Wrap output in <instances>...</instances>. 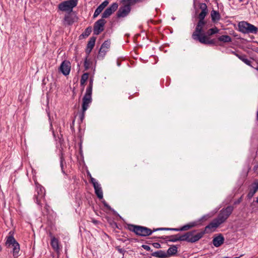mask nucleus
Listing matches in <instances>:
<instances>
[{
	"instance_id": "nucleus-30",
	"label": "nucleus",
	"mask_w": 258,
	"mask_h": 258,
	"mask_svg": "<svg viewBox=\"0 0 258 258\" xmlns=\"http://www.w3.org/2000/svg\"><path fill=\"white\" fill-rule=\"evenodd\" d=\"M89 75V74L88 73H84L82 75L81 80H80V84H81V86H82L83 87H84L85 82L88 79ZM83 89H84V88H83L82 91L83 90Z\"/></svg>"
},
{
	"instance_id": "nucleus-35",
	"label": "nucleus",
	"mask_w": 258,
	"mask_h": 258,
	"mask_svg": "<svg viewBox=\"0 0 258 258\" xmlns=\"http://www.w3.org/2000/svg\"><path fill=\"white\" fill-rule=\"evenodd\" d=\"M92 32V27L89 26L87 27L84 31V32L80 35V37L83 36V37H88Z\"/></svg>"
},
{
	"instance_id": "nucleus-1",
	"label": "nucleus",
	"mask_w": 258,
	"mask_h": 258,
	"mask_svg": "<svg viewBox=\"0 0 258 258\" xmlns=\"http://www.w3.org/2000/svg\"><path fill=\"white\" fill-rule=\"evenodd\" d=\"M233 210L234 207L232 206H228L226 208L222 209L220 211L217 217L205 227L206 230H207L208 233L214 231L216 228L224 223L232 214Z\"/></svg>"
},
{
	"instance_id": "nucleus-7",
	"label": "nucleus",
	"mask_w": 258,
	"mask_h": 258,
	"mask_svg": "<svg viewBox=\"0 0 258 258\" xmlns=\"http://www.w3.org/2000/svg\"><path fill=\"white\" fill-rule=\"evenodd\" d=\"M106 23V21L102 18L97 21L94 25V34L97 35L102 32L104 30V27Z\"/></svg>"
},
{
	"instance_id": "nucleus-38",
	"label": "nucleus",
	"mask_w": 258,
	"mask_h": 258,
	"mask_svg": "<svg viewBox=\"0 0 258 258\" xmlns=\"http://www.w3.org/2000/svg\"><path fill=\"white\" fill-rule=\"evenodd\" d=\"M177 231V228H158L156 229H154L153 231Z\"/></svg>"
},
{
	"instance_id": "nucleus-8",
	"label": "nucleus",
	"mask_w": 258,
	"mask_h": 258,
	"mask_svg": "<svg viewBox=\"0 0 258 258\" xmlns=\"http://www.w3.org/2000/svg\"><path fill=\"white\" fill-rule=\"evenodd\" d=\"M92 93L86 92L82 99V110L85 112L89 107V104L92 102Z\"/></svg>"
},
{
	"instance_id": "nucleus-6",
	"label": "nucleus",
	"mask_w": 258,
	"mask_h": 258,
	"mask_svg": "<svg viewBox=\"0 0 258 258\" xmlns=\"http://www.w3.org/2000/svg\"><path fill=\"white\" fill-rule=\"evenodd\" d=\"M6 244L8 247H13V256L15 257H17L20 251V245L13 235H10L7 237Z\"/></svg>"
},
{
	"instance_id": "nucleus-59",
	"label": "nucleus",
	"mask_w": 258,
	"mask_h": 258,
	"mask_svg": "<svg viewBox=\"0 0 258 258\" xmlns=\"http://www.w3.org/2000/svg\"><path fill=\"white\" fill-rule=\"evenodd\" d=\"M239 1L240 2H243V0H239Z\"/></svg>"
},
{
	"instance_id": "nucleus-42",
	"label": "nucleus",
	"mask_w": 258,
	"mask_h": 258,
	"mask_svg": "<svg viewBox=\"0 0 258 258\" xmlns=\"http://www.w3.org/2000/svg\"><path fill=\"white\" fill-rule=\"evenodd\" d=\"M90 182L92 183L93 187L99 184V183L96 181V180L90 175Z\"/></svg>"
},
{
	"instance_id": "nucleus-9",
	"label": "nucleus",
	"mask_w": 258,
	"mask_h": 258,
	"mask_svg": "<svg viewBox=\"0 0 258 258\" xmlns=\"http://www.w3.org/2000/svg\"><path fill=\"white\" fill-rule=\"evenodd\" d=\"M131 7H129L128 5H123L119 7L116 13V17L118 18H124L126 17L131 12Z\"/></svg>"
},
{
	"instance_id": "nucleus-44",
	"label": "nucleus",
	"mask_w": 258,
	"mask_h": 258,
	"mask_svg": "<svg viewBox=\"0 0 258 258\" xmlns=\"http://www.w3.org/2000/svg\"><path fill=\"white\" fill-rule=\"evenodd\" d=\"M110 224L111 225L112 227L113 228H118V226H117V223L115 222H114V221H111L110 222Z\"/></svg>"
},
{
	"instance_id": "nucleus-25",
	"label": "nucleus",
	"mask_w": 258,
	"mask_h": 258,
	"mask_svg": "<svg viewBox=\"0 0 258 258\" xmlns=\"http://www.w3.org/2000/svg\"><path fill=\"white\" fill-rule=\"evenodd\" d=\"M95 193L99 199H103V192L100 184H98L94 187Z\"/></svg>"
},
{
	"instance_id": "nucleus-58",
	"label": "nucleus",
	"mask_w": 258,
	"mask_h": 258,
	"mask_svg": "<svg viewBox=\"0 0 258 258\" xmlns=\"http://www.w3.org/2000/svg\"><path fill=\"white\" fill-rule=\"evenodd\" d=\"M122 249H119V251H120V252H122Z\"/></svg>"
},
{
	"instance_id": "nucleus-18",
	"label": "nucleus",
	"mask_w": 258,
	"mask_h": 258,
	"mask_svg": "<svg viewBox=\"0 0 258 258\" xmlns=\"http://www.w3.org/2000/svg\"><path fill=\"white\" fill-rule=\"evenodd\" d=\"M109 2L107 0H105L95 10L93 15V18L97 17L104 10V9L108 5Z\"/></svg>"
},
{
	"instance_id": "nucleus-5",
	"label": "nucleus",
	"mask_w": 258,
	"mask_h": 258,
	"mask_svg": "<svg viewBox=\"0 0 258 258\" xmlns=\"http://www.w3.org/2000/svg\"><path fill=\"white\" fill-rule=\"evenodd\" d=\"M78 0H68L60 3L58 6V9L63 12L71 13L74 7L78 4Z\"/></svg>"
},
{
	"instance_id": "nucleus-39",
	"label": "nucleus",
	"mask_w": 258,
	"mask_h": 258,
	"mask_svg": "<svg viewBox=\"0 0 258 258\" xmlns=\"http://www.w3.org/2000/svg\"><path fill=\"white\" fill-rule=\"evenodd\" d=\"M110 41L106 40V41H105L103 43V44L101 45V47L103 48H105L106 49L108 50L109 49V48L110 47Z\"/></svg>"
},
{
	"instance_id": "nucleus-16",
	"label": "nucleus",
	"mask_w": 258,
	"mask_h": 258,
	"mask_svg": "<svg viewBox=\"0 0 258 258\" xmlns=\"http://www.w3.org/2000/svg\"><path fill=\"white\" fill-rule=\"evenodd\" d=\"M75 16L73 17L70 14V13H68V14L64 16V17L63 20V24L65 26L72 25L75 22ZM76 19L77 20V18H76Z\"/></svg>"
},
{
	"instance_id": "nucleus-33",
	"label": "nucleus",
	"mask_w": 258,
	"mask_h": 258,
	"mask_svg": "<svg viewBox=\"0 0 258 258\" xmlns=\"http://www.w3.org/2000/svg\"><path fill=\"white\" fill-rule=\"evenodd\" d=\"M257 190L252 185V187L250 188L249 191L247 195V198L248 199H250L252 198Z\"/></svg>"
},
{
	"instance_id": "nucleus-15",
	"label": "nucleus",
	"mask_w": 258,
	"mask_h": 258,
	"mask_svg": "<svg viewBox=\"0 0 258 258\" xmlns=\"http://www.w3.org/2000/svg\"><path fill=\"white\" fill-rule=\"evenodd\" d=\"M49 235L51 237L50 244L54 251L59 254L60 249L59 246L58 240L52 235L51 232H49Z\"/></svg>"
},
{
	"instance_id": "nucleus-52",
	"label": "nucleus",
	"mask_w": 258,
	"mask_h": 258,
	"mask_svg": "<svg viewBox=\"0 0 258 258\" xmlns=\"http://www.w3.org/2000/svg\"><path fill=\"white\" fill-rule=\"evenodd\" d=\"M92 222L95 224H97L99 223V221L95 219H92Z\"/></svg>"
},
{
	"instance_id": "nucleus-3",
	"label": "nucleus",
	"mask_w": 258,
	"mask_h": 258,
	"mask_svg": "<svg viewBox=\"0 0 258 258\" xmlns=\"http://www.w3.org/2000/svg\"><path fill=\"white\" fill-rule=\"evenodd\" d=\"M127 229L135 233L137 235L141 237L151 235L154 232L153 230H152L148 227L134 224H128Z\"/></svg>"
},
{
	"instance_id": "nucleus-40",
	"label": "nucleus",
	"mask_w": 258,
	"mask_h": 258,
	"mask_svg": "<svg viewBox=\"0 0 258 258\" xmlns=\"http://www.w3.org/2000/svg\"><path fill=\"white\" fill-rule=\"evenodd\" d=\"M88 57V56L87 55L86 57V58H85V61H84V67H85V71L88 70L89 69V68H90V63L89 61L87 59Z\"/></svg>"
},
{
	"instance_id": "nucleus-34",
	"label": "nucleus",
	"mask_w": 258,
	"mask_h": 258,
	"mask_svg": "<svg viewBox=\"0 0 258 258\" xmlns=\"http://www.w3.org/2000/svg\"><path fill=\"white\" fill-rule=\"evenodd\" d=\"M219 31V29L216 27L211 28L209 29L207 32V36H212L215 34L218 33Z\"/></svg>"
},
{
	"instance_id": "nucleus-21",
	"label": "nucleus",
	"mask_w": 258,
	"mask_h": 258,
	"mask_svg": "<svg viewBox=\"0 0 258 258\" xmlns=\"http://www.w3.org/2000/svg\"><path fill=\"white\" fill-rule=\"evenodd\" d=\"M198 225L197 222H192L189 223L180 228H177V231H187L188 229L192 228Z\"/></svg>"
},
{
	"instance_id": "nucleus-54",
	"label": "nucleus",
	"mask_w": 258,
	"mask_h": 258,
	"mask_svg": "<svg viewBox=\"0 0 258 258\" xmlns=\"http://www.w3.org/2000/svg\"><path fill=\"white\" fill-rule=\"evenodd\" d=\"M206 218H207V216H204L202 218V219H206Z\"/></svg>"
},
{
	"instance_id": "nucleus-53",
	"label": "nucleus",
	"mask_w": 258,
	"mask_h": 258,
	"mask_svg": "<svg viewBox=\"0 0 258 258\" xmlns=\"http://www.w3.org/2000/svg\"><path fill=\"white\" fill-rule=\"evenodd\" d=\"M61 169H62V171L63 173H65L64 171L63 170V165H62V160H61Z\"/></svg>"
},
{
	"instance_id": "nucleus-19",
	"label": "nucleus",
	"mask_w": 258,
	"mask_h": 258,
	"mask_svg": "<svg viewBox=\"0 0 258 258\" xmlns=\"http://www.w3.org/2000/svg\"><path fill=\"white\" fill-rule=\"evenodd\" d=\"M224 241V238L222 234H219L218 236L213 239V244L215 247H219L221 245Z\"/></svg>"
},
{
	"instance_id": "nucleus-10",
	"label": "nucleus",
	"mask_w": 258,
	"mask_h": 258,
	"mask_svg": "<svg viewBox=\"0 0 258 258\" xmlns=\"http://www.w3.org/2000/svg\"><path fill=\"white\" fill-rule=\"evenodd\" d=\"M118 7L117 3H113L108 8H107L102 13V18L104 19L109 17L114 12H115Z\"/></svg>"
},
{
	"instance_id": "nucleus-36",
	"label": "nucleus",
	"mask_w": 258,
	"mask_h": 258,
	"mask_svg": "<svg viewBox=\"0 0 258 258\" xmlns=\"http://www.w3.org/2000/svg\"><path fill=\"white\" fill-rule=\"evenodd\" d=\"M93 85V79L92 78H90V80H89V84L87 88L86 92L92 93Z\"/></svg>"
},
{
	"instance_id": "nucleus-26",
	"label": "nucleus",
	"mask_w": 258,
	"mask_h": 258,
	"mask_svg": "<svg viewBox=\"0 0 258 258\" xmlns=\"http://www.w3.org/2000/svg\"><path fill=\"white\" fill-rule=\"evenodd\" d=\"M212 20L213 22L218 21L220 19V15L218 11L212 10L211 12Z\"/></svg>"
},
{
	"instance_id": "nucleus-2",
	"label": "nucleus",
	"mask_w": 258,
	"mask_h": 258,
	"mask_svg": "<svg viewBox=\"0 0 258 258\" xmlns=\"http://www.w3.org/2000/svg\"><path fill=\"white\" fill-rule=\"evenodd\" d=\"M197 230H193L187 232L183 234H178L179 236V241H184L190 243H195L201 239L205 234L208 233L207 230H206V228L199 233L195 234Z\"/></svg>"
},
{
	"instance_id": "nucleus-49",
	"label": "nucleus",
	"mask_w": 258,
	"mask_h": 258,
	"mask_svg": "<svg viewBox=\"0 0 258 258\" xmlns=\"http://www.w3.org/2000/svg\"><path fill=\"white\" fill-rule=\"evenodd\" d=\"M142 247L146 249V250L147 251H150L151 250V248L149 246L147 245H142Z\"/></svg>"
},
{
	"instance_id": "nucleus-13",
	"label": "nucleus",
	"mask_w": 258,
	"mask_h": 258,
	"mask_svg": "<svg viewBox=\"0 0 258 258\" xmlns=\"http://www.w3.org/2000/svg\"><path fill=\"white\" fill-rule=\"evenodd\" d=\"M194 40L198 41L200 43L206 45H217V42L216 39H213L210 40L208 36H206L205 34Z\"/></svg>"
},
{
	"instance_id": "nucleus-29",
	"label": "nucleus",
	"mask_w": 258,
	"mask_h": 258,
	"mask_svg": "<svg viewBox=\"0 0 258 258\" xmlns=\"http://www.w3.org/2000/svg\"><path fill=\"white\" fill-rule=\"evenodd\" d=\"M218 40L221 42L227 43L231 42L232 39L229 35H223L219 36L218 38Z\"/></svg>"
},
{
	"instance_id": "nucleus-22",
	"label": "nucleus",
	"mask_w": 258,
	"mask_h": 258,
	"mask_svg": "<svg viewBox=\"0 0 258 258\" xmlns=\"http://www.w3.org/2000/svg\"><path fill=\"white\" fill-rule=\"evenodd\" d=\"M161 238L167 241L175 242L178 241H179V236L178 234L176 235H171V236H166L165 237H161Z\"/></svg>"
},
{
	"instance_id": "nucleus-56",
	"label": "nucleus",
	"mask_w": 258,
	"mask_h": 258,
	"mask_svg": "<svg viewBox=\"0 0 258 258\" xmlns=\"http://www.w3.org/2000/svg\"><path fill=\"white\" fill-rule=\"evenodd\" d=\"M256 202L258 203V197L256 198Z\"/></svg>"
},
{
	"instance_id": "nucleus-24",
	"label": "nucleus",
	"mask_w": 258,
	"mask_h": 258,
	"mask_svg": "<svg viewBox=\"0 0 258 258\" xmlns=\"http://www.w3.org/2000/svg\"><path fill=\"white\" fill-rule=\"evenodd\" d=\"M177 247L176 245H172L169 247L167 251V257L169 256L174 255L177 252Z\"/></svg>"
},
{
	"instance_id": "nucleus-61",
	"label": "nucleus",
	"mask_w": 258,
	"mask_h": 258,
	"mask_svg": "<svg viewBox=\"0 0 258 258\" xmlns=\"http://www.w3.org/2000/svg\"><path fill=\"white\" fill-rule=\"evenodd\" d=\"M209 1V0H207L206 2H208Z\"/></svg>"
},
{
	"instance_id": "nucleus-20",
	"label": "nucleus",
	"mask_w": 258,
	"mask_h": 258,
	"mask_svg": "<svg viewBox=\"0 0 258 258\" xmlns=\"http://www.w3.org/2000/svg\"><path fill=\"white\" fill-rule=\"evenodd\" d=\"M248 23L245 21H241L238 23V30L240 32L246 34L247 33Z\"/></svg>"
},
{
	"instance_id": "nucleus-43",
	"label": "nucleus",
	"mask_w": 258,
	"mask_h": 258,
	"mask_svg": "<svg viewBox=\"0 0 258 258\" xmlns=\"http://www.w3.org/2000/svg\"><path fill=\"white\" fill-rule=\"evenodd\" d=\"M232 53L236 55L239 59H240V58L243 57V54H242L241 53H238L237 52L232 51Z\"/></svg>"
},
{
	"instance_id": "nucleus-11",
	"label": "nucleus",
	"mask_w": 258,
	"mask_h": 258,
	"mask_svg": "<svg viewBox=\"0 0 258 258\" xmlns=\"http://www.w3.org/2000/svg\"><path fill=\"white\" fill-rule=\"evenodd\" d=\"M118 7L117 3H113L108 8H107L102 13V18L104 19L109 17L114 12H115Z\"/></svg>"
},
{
	"instance_id": "nucleus-60",
	"label": "nucleus",
	"mask_w": 258,
	"mask_h": 258,
	"mask_svg": "<svg viewBox=\"0 0 258 258\" xmlns=\"http://www.w3.org/2000/svg\"><path fill=\"white\" fill-rule=\"evenodd\" d=\"M88 175L90 177L91 174L90 173H88Z\"/></svg>"
},
{
	"instance_id": "nucleus-41",
	"label": "nucleus",
	"mask_w": 258,
	"mask_h": 258,
	"mask_svg": "<svg viewBox=\"0 0 258 258\" xmlns=\"http://www.w3.org/2000/svg\"><path fill=\"white\" fill-rule=\"evenodd\" d=\"M102 203H103V205L105 207H106L108 210L109 211H111L113 213H115V211L111 208V207L105 202V201L103 200L102 201Z\"/></svg>"
},
{
	"instance_id": "nucleus-51",
	"label": "nucleus",
	"mask_w": 258,
	"mask_h": 258,
	"mask_svg": "<svg viewBox=\"0 0 258 258\" xmlns=\"http://www.w3.org/2000/svg\"><path fill=\"white\" fill-rule=\"evenodd\" d=\"M257 168H258V165H255L254 167H253V170L257 172V173H258V171H257Z\"/></svg>"
},
{
	"instance_id": "nucleus-57",
	"label": "nucleus",
	"mask_w": 258,
	"mask_h": 258,
	"mask_svg": "<svg viewBox=\"0 0 258 258\" xmlns=\"http://www.w3.org/2000/svg\"><path fill=\"white\" fill-rule=\"evenodd\" d=\"M2 248L1 246H0V251H2Z\"/></svg>"
},
{
	"instance_id": "nucleus-37",
	"label": "nucleus",
	"mask_w": 258,
	"mask_h": 258,
	"mask_svg": "<svg viewBox=\"0 0 258 258\" xmlns=\"http://www.w3.org/2000/svg\"><path fill=\"white\" fill-rule=\"evenodd\" d=\"M240 60H242L243 62H244L247 65L252 67V65L251 64V61L247 58L246 55L245 54H244L243 55V57L240 58Z\"/></svg>"
},
{
	"instance_id": "nucleus-45",
	"label": "nucleus",
	"mask_w": 258,
	"mask_h": 258,
	"mask_svg": "<svg viewBox=\"0 0 258 258\" xmlns=\"http://www.w3.org/2000/svg\"><path fill=\"white\" fill-rule=\"evenodd\" d=\"M242 196L240 197L237 200L235 201L234 202V205H238V204H239L242 202Z\"/></svg>"
},
{
	"instance_id": "nucleus-28",
	"label": "nucleus",
	"mask_w": 258,
	"mask_h": 258,
	"mask_svg": "<svg viewBox=\"0 0 258 258\" xmlns=\"http://www.w3.org/2000/svg\"><path fill=\"white\" fill-rule=\"evenodd\" d=\"M120 2L122 5H128L129 7H131V6L142 2V0H120Z\"/></svg>"
},
{
	"instance_id": "nucleus-55",
	"label": "nucleus",
	"mask_w": 258,
	"mask_h": 258,
	"mask_svg": "<svg viewBox=\"0 0 258 258\" xmlns=\"http://www.w3.org/2000/svg\"><path fill=\"white\" fill-rule=\"evenodd\" d=\"M132 240H134L135 241H138V239H136V238H134V239H132Z\"/></svg>"
},
{
	"instance_id": "nucleus-48",
	"label": "nucleus",
	"mask_w": 258,
	"mask_h": 258,
	"mask_svg": "<svg viewBox=\"0 0 258 258\" xmlns=\"http://www.w3.org/2000/svg\"><path fill=\"white\" fill-rule=\"evenodd\" d=\"M153 246L156 248H159L161 247V245L158 242H155L152 243Z\"/></svg>"
},
{
	"instance_id": "nucleus-31",
	"label": "nucleus",
	"mask_w": 258,
	"mask_h": 258,
	"mask_svg": "<svg viewBox=\"0 0 258 258\" xmlns=\"http://www.w3.org/2000/svg\"><path fill=\"white\" fill-rule=\"evenodd\" d=\"M248 31L247 33H251L253 34H256L258 31V29L256 27L252 25L250 23H248Z\"/></svg>"
},
{
	"instance_id": "nucleus-47",
	"label": "nucleus",
	"mask_w": 258,
	"mask_h": 258,
	"mask_svg": "<svg viewBox=\"0 0 258 258\" xmlns=\"http://www.w3.org/2000/svg\"><path fill=\"white\" fill-rule=\"evenodd\" d=\"M40 191L41 192V194L40 195H39V191L37 192H38V196H37V197H36L37 202H38V199L39 198H41L43 197L42 191L41 188L40 189Z\"/></svg>"
},
{
	"instance_id": "nucleus-23",
	"label": "nucleus",
	"mask_w": 258,
	"mask_h": 258,
	"mask_svg": "<svg viewBox=\"0 0 258 258\" xmlns=\"http://www.w3.org/2000/svg\"><path fill=\"white\" fill-rule=\"evenodd\" d=\"M200 9L202 10V11L199 14V16H206L208 14V10L207 8V6L205 3H200Z\"/></svg>"
},
{
	"instance_id": "nucleus-12",
	"label": "nucleus",
	"mask_w": 258,
	"mask_h": 258,
	"mask_svg": "<svg viewBox=\"0 0 258 258\" xmlns=\"http://www.w3.org/2000/svg\"><path fill=\"white\" fill-rule=\"evenodd\" d=\"M118 7L117 3H113L108 8H107L102 13V18L104 19L109 17L114 12H115Z\"/></svg>"
},
{
	"instance_id": "nucleus-27",
	"label": "nucleus",
	"mask_w": 258,
	"mask_h": 258,
	"mask_svg": "<svg viewBox=\"0 0 258 258\" xmlns=\"http://www.w3.org/2000/svg\"><path fill=\"white\" fill-rule=\"evenodd\" d=\"M151 255L153 256L159 258H165L167 257L166 253L161 250L154 252L151 254Z\"/></svg>"
},
{
	"instance_id": "nucleus-17",
	"label": "nucleus",
	"mask_w": 258,
	"mask_h": 258,
	"mask_svg": "<svg viewBox=\"0 0 258 258\" xmlns=\"http://www.w3.org/2000/svg\"><path fill=\"white\" fill-rule=\"evenodd\" d=\"M96 39V38L95 37L92 36L90 38L89 41L88 42L86 49V53L88 56L89 55L95 45Z\"/></svg>"
},
{
	"instance_id": "nucleus-14",
	"label": "nucleus",
	"mask_w": 258,
	"mask_h": 258,
	"mask_svg": "<svg viewBox=\"0 0 258 258\" xmlns=\"http://www.w3.org/2000/svg\"><path fill=\"white\" fill-rule=\"evenodd\" d=\"M71 63L69 60H65L62 62L58 70L64 76L70 74L71 71Z\"/></svg>"
},
{
	"instance_id": "nucleus-50",
	"label": "nucleus",
	"mask_w": 258,
	"mask_h": 258,
	"mask_svg": "<svg viewBox=\"0 0 258 258\" xmlns=\"http://www.w3.org/2000/svg\"><path fill=\"white\" fill-rule=\"evenodd\" d=\"M252 185L257 190H258V181L253 182Z\"/></svg>"
},
{
	"instance_id": "nucleus-46",
	"label": "nucleus",
	"mask_w": 258,
	"mask_h": 258,
	"mask_svg": "<svg viewBox=\"0 0 258 258\" xmlns=\"http://www.w3.org/2000/svg\"><path fill=\"white\" fill-rule=\"evenodd\" d=\"M85 112H83V111L82 110V113L80 114V118L81 122H82L83 119H84Z\"/></svg>"
},
{
	"instance_id": "nucleus-32",
	"label": "nucleus",
	"mask_w": 258,
	"mask_h": 258,
	"mask_svg": "<svg viewBox=\"0 0 258 258\" xmlns=\"http://www.w3.org/2000/svg\"><path fill=\"white\" fill-rule=\"evenodd\" d=\"M107 51H108L107 49L100 47L99 52H98V54L97 55V58L99 59L103 58L104 57V56L106 55V53Z\"/></svg>"
},
{
	"instance_id": "nucleus-4",
	"label": "nucleus",
	"mask_w": 258,
	"mask_h": 258,
	"mask_svg": "<svg viewBox=\"0 0 258 258\" xmlns=\"http://www.w3.org/2000/svg\"><path fill=\"white\" fill-rule=\"evenodd\" d=\"M206 16H198L199 20L196 27L195 30L192 34V38L194 40L203 35V34H205L203 30V27L206 24V22L204 20Z\"/></svg>"
}]
</instances>
